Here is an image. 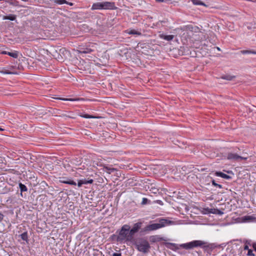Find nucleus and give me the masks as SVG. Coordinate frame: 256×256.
<instances>
[{
    "label": "nucleus",
    "instance_id": "1a4fd4ad",
    "mask_svg": "<svg viewBox=\"0 0 256 256\" xmlns=\"http://www.w3.org/2000/svg\"><path fill=\"white\" fill-rule=\"evenodd\" d=\"M60 182L63 184H68L70 185L76 186V184L71 178L68 177L60 178Z\"/></svg>",
    "mask_w": 256,
    "mask_h": 256
},
{
    "label": "nucleus",
    "instance_id": "a19ab883",
    "mask_svg": "<svg viewBox=\"0 0 256 256\" xmlns=\"http://www.w3.org/2000/svg\"><path fill=\"white\" fill-rule=\"evenodd\" d=\"M244 250H248H248H250L249 248H248V245H244Z\"/></svg>",
    "mask_w": 256,
    "mask_h": 256
},
{
    "label": "nucleus",
    "instance_id": "f03ea898",
    "mask_svg": "<svg viewBox=\"0 0 256 256\" xmlns=\"http://www.w3.org/2000/svg\"><path fill=\"white\" fill-rule=\"evenodd\" d=\"M171 222L170 221L164 218H161L159 220L158 223L148 224L141 230V232L148 233L164 227Z\"/></svg>",
    "mask_w": 256,
    "mask_h": 256
},
{
    "label": "nucleus",
    "instance_id": "412c9836",
    "mask_svg": "<svg viewBox=\"0 0 256 256\" xmlns=\"http://www.w3.org/2000/svg\"><path fill=\"white\" fill-rule=\"evenodd\" d=\"M128 33L130 34H136L138 36H140L142 34L140 32L134 30H128Z\"/></svg>",
    "mask_w": 256,
    "mask_h": 256
},
{
    "label": "nucleus",
    "instance_id": "f257e3e1",
    "mask_svg": "<svg viewBox=\"0 0 256 256\" xmlns=\"http://www.w3.org/2000/svg\"><path fill=\"white\" fill-rule=\"evenodd\" d=\"M115 2H112L104 1L94 3L91 7L92 10H116Z\"/></svg>",
    "mask_w": 256,
    "mask_h": 256
},
{
    "label": "nucleus",
    "instance_id": "20e7f679",
    "mask_svg": "<svg viewBox=\"0 0 256 256\" xmlns=\"http://www.w3.org/2000/svg\"><path fill=\"white\" fill-rule=\"evenodd\" d=\"M132 236L130 235V226L128 224L124 225L119 232L118 236L116 238V240L122 242L125 240H129Z\"/></svg>",
    "mask_w": 256,
    "mask_h": 256
},
{
    "label": "nucleus",
    "instance_id": "b1692460",
    "mask_svg": "<svg viewBox=\"0 0 256 256\" xmlns=\"http://www.w3.org/2000/svg\"><path fill=\"white\" fill-rule=\"evenodd\" d=\"M10 5L14 6H18V2L16 0H9L6 1Z\"/></svg>",
    "mask_w": 256,
    "mask_h": 256
},
{
    "label": "nucleus",
    "instance_id": "2f4dec72",
    "mask_svg": "<svg viewBox=\"0 0 256 256\" xmlns=\"http://www.w3.org/2000/svg\"><path fill=\"white\" fill-rule=\"evenodd\" d=\"M247 255L248 256H255V254L253 253V251L252 250H248Z\"/></svg>",
    "mask_w": 256,
    "mask_h": 256
},
{
    "label": "nucleus",
    "instance_id": "473e14b6",
    "mask_svg": "<svg viewBox=\"0 0 256 256\" xmlns=\"http://www.w3.org/2000/svg\"><path fill=\"white\" fill-rule=\"evenodd\" d=\"M166 244L168 245V246L170 245V246H172L174 247L175 248H178L176 244L168 242Z\"/></svg>",
    "mask_w": 256,
    "mask_h": 256
},
{
    "label": "nucleus",
    "instance_id": "e433bc0d",
    "mask_svg": "<svg viewBox=\"0 0 256 256\" xmlns=\"http://www.w3.org/2000/svg\"><path fill=\"white\" fill-rule=\"evenodd\" d=\"M247 158H248L246 157H243V156H240V158H238V162H240L242 160H247Z\"/></svg>",
    "mask_w": 256,
    "mask_h": 256
},
{
    "label": "nucleus",
    "instance_id": "39448f33",
    "mask_svg": "<svg viewBox=\"0 0 256 256\" xmlns=\"http://www.w3.org/2000/svg\"><path fill=\"white\" fill-rule=\"evenodd\" d=\"M205 244H206V242L205 241L194 240L189 242L181 244L180 246L186 250H191L198 247L203 249Z\"/></svg>",
    "mask_w": 256,
    "mask_h": 256
},
{
    "label": "nucleus",
    "instance_id": "cd10ccee",
    "mask_svg": "<svg viewBox=\"0 0 256 256\" xmlns=\"http://www.w3.org/2000/svg\"><path fill=\"white\" fill-rule=\"evenodd\" d=\"M56 99L62 100L64 101H75V100H76V99L71 98H56Z\"/></svg>",
    "mask_w": 256,
    "mask_h": 256
},
{
    "label": "nucleus",
    "instance_id": "9b49d317",
    "mask_svg": "<svg viewBox=\"0 0 256 256\" xmlns=\"http://www.w3.org/2000/svg\"><path fill=\"white\" fill-rule=\"evenodd\" d=\"M215 175L217 176H220L226 180H230L232 177L226 174H225L221 172H216Z\"/></svg>",
    "mask_w": 256,
    "mask_h": 256
},
{
    "label": "nucleus",
    "instance_id": "72a5a7b5",
    "mask_svg": "<svg viewBox=\"0 0 256 256\" xmlns=\"http://www.w3.org/2000/svg\"><path fill=\"white\" fill-rule=\"evenodd\" d=\"M82 184H83L82 180H78V186L81 187Z\"/></svg>",
    "mask_w": 256,
    "mask_h": 256
},
{
    "label": "nucleus",
    "instance_id": "a878e982",
    "mask_svg": "<svg viewBox=\"0 0 256 256\" xmlns=\"http://www.w3.org/2000/svg\"><path fill=\"white\" fill-rule=\"evenodd\" d=\"M0 72L4 74H12L14 72H11L8 70H6L5 68H2V70H0Z\"/></svg>",
    "mask_w": 256,
    "mask_h": 256
},
{
    "label": "nucleus",
    "instance_id": "0eeeda50",
    "mask_svg": "<svg viewBox=\"0 0 256 256\" xmlns=\"http://www.w3.org/2000/svg\"><path fill=\"white\" fill-rule=\"evenodd\" d=\"M226 154V158L230 160L238 162V158H240V156L236 153L228 152Z\"/></svg>",
    "mask_w": 256,
    "mask_h": 256
},
{
    "label": "nucleus",
    "instance_id": "2eb2a0df",
    "mask_svg": "<svg viewBox=\"0 0 256 256\" xmlns=\"http://www.w3.org/2000/svg\"><path fill=\"white\" fill-rule=\"evenodd\" d=\"M208 212L219 215L223 214V212L218 208H210L208 210Z\"/></svg>",
    "mask_w": 256,
    "mask_h": 256
},
{
    "label": "nucleus",
    "instance_id": "c9c22d12",
    "mask_svg": "<svg viewBox=\"0 0 256 256\" xmlns=\"http://www.w3.org/2000/svg\"><path fill=\"white\" fill-rule=\"evenodd\" d=\"M155 0L158 2H168L169 1V0Z\"/></svg>",
    "mask_w": 256,
    "mask_h": 256
},
{
    "label": "nucleus",
    "instance_id": "f704fd0d",
    "mask_svg": "<svg viewBox=\"0 0 256 256\" xmlns=\"http://www.w3.org/2000/svg\"><path fill=\"white\" fill-rule=\"evenodd\" d=\"M112 256H122V254L120 252H114Z\"/></svg>",
    "mask_w": 256,
    "mask_h": 256
},
{
    "label": "nucleus",
    "instance_id": "a211bd4d",
    "mask_svg": "<svg viewBox=\"0 0 256 256\" xmlns=\"http://www.w3.org/2000/svg\"><path fill=\"white\" fill-rule=\"evenodd\" d=\"M104 170L106 172L109 174H112V172H114L116 170V168H110L108 166H104Z\"/></svg>",
    "mask_w": 256,
    "mask_h": 256
},
{
    "label": "nucleus",
    "instance_id": "ea45409f",
    "mask_svg": "<svg viewBox=\"0 0 256 256\" xmlns=\"http://www.w3.org/2000/svg\"><path fill=\"white\" fill-rule=\"evenodd\" d=\"M156 202L160 205H162L163 204V202L162 200H156Z\"/></svg>",
    "mask_w": 256,
    "mask_h": 256
},
{
    "label": "nucleus",
    "instance_id": "f3484780",
    "mask_svg": "<svg viewBox=\"0 0 256 256\" xmlns=\"http://www.w3.org/2000/svg\"><path fill=\"white\" fill-rule=\"evenodd\" d=\"M192 4L194 5H201L206 7L208 6L206 4L200 1V0H190Z\"/></svg>",
    "mask_w": 256,
    "mask_h": 256
},
{
    "label": "nucleus",
    "instance_id": "6ab92c4d",
    "mask_svg": "<svg viewBox=\"0 0 256 256\" xmlns=\"http://www.w3.org/2000/svg\"><path fill=\"white\" fill-rule=\"evenodd\" d=\"M18 186L21 192V195L22 196V192L28 191V188L24 184H22L21 182L19 183Z\"/></svg>",
    "mask_w": 256,
    "mask_h": 256
},
{
    "label": "nucleus",
    "instance_id": "a18cd8bd",
    "mask_svg": "<svg viewBox=\"0 0 256 256\" xmlns=\"http://www.w3.org/2000/svg\"><path fill=\"white\" fill-rule=\"evenodd\" d=\"M14 68V66H10V69H12V68Z\"/></svg>",
    "mask_w": 256,
    "mask_h": 256
},
{
    "label": "nucleus",
    "instance_id": "09e8293b",
    "mask_svg": "<svg viewBox=\"0 0 256 256\" xmlns=\"http://www.w3.org/2000/svg\"><path fill=\"white\" fill-rule=\"evenodd\" d=\"M1 114V113H0V114Z\"/></svg>",
    "mask_w": 256,
    "mask_h": 256
},
{
    "label": "nucleus",
    "instance_id": "dca6fc26",
    "mask_svg": "<svg viewBox=\"0 0 256 256\" xmlns=\"http://www.w3.org/2000/svg\"><path fill=\"white\" fill-rule=\"evenodd\" d=\"M240 53L243 54H256V51L254 50H242L240 51Z\"/></svg>",
    "mask_w": 256,
    "mask_h": 256
},
{
    "label": "nucleus",
    "instance_id": "393cba45",
    "mask_svg": "<svg viewBox=\"0 0 256 256\" xmlns=\"http://www.w3.org/2000/svg\"><path fill=\"white\" fill-rule=\"evenodd\" d=\"M210 178L211 179V182H212V184L214 186H216V187H218V188H222V185L221 184H218L216 182L215 180H214L212 178Z\"/></svg>",
    "mask_w": 256,
    "mask_h": 256
},
{
    "label": "nucleus",
    "instance_id": "de8ad7c7",
    "mask_svg": "<svg viewBox=\"0 0 256 256\" xmlns=\"http://www.w3.org/2000/svg\"><path fill=\"white\" fill-rule=\"evenodd\" d=\"M167 247H168V248H170L172 249V248H171L170 246H167Z\"/></svg>",
    "mask_w": 256,
    "mask_h": 256
},
{
    "label": "nucleus",
    "instance_id": "ddd939ff",
    "mask_svg": "<svg viewBox=\"0 0 256 256\" xmlns=\"http://www.w3.org/2000/svg\"><path fill=\"white\" fill-rule=\"evenodd\" d=\"M92 51V49L88 48H80L79 52L81 54H90Z\"/></svg>",
    "mask_w": 256,
    "mask_h": 256
},
{
    "label": "nucleus",
    "instance_id": "aec40b11",
    "mask_svg": "<svg viewBox=\"0 0 256 256\" xmlns=\"http://www.w3.org/2000/svg\"><path fill=\"white\" fill-rule=\"evenodd\" d=\"M6 54H8L14 58H17L18 57V52L16 51H14V52H8L6 51Z\"/></svg>",
    "mask_w": 256,
    "mask_h": 256
},
{
    "label": "nucleus",
    "instance_id": "bb28decb",
    "mask_svg": "<svg viewBox=\"0 0 256 256\" xmlns=\"http://www.w3.org/2000/svg\"><path fill=\"white\" fill-rule=\"evenodd\" d=\"M54 3L57 4H64L67 2V1L66 0H54Z\"/></svg>",
    "mask_w": 256,
    "mask_h": 256
},
{
    "label": "nucleus",
    "instance_id": "5701e85b",
    "mask_svg": "<svg viewBox=\"0 0 256 256\" xmlns=\"http://www.w3.org/2000/svg\"><path fill=\"white\" fill-rule=\"evenodd\" d=\"M20 236L21 238L24 240V241H28V232H23L22 234L20 235Z\"/></svg>",
    "mask_w": 256,
    "mask_h": 256
},
{
    "label": "nucleus",
    "instance_id": "c756f323",
    "mask_svg": "<svg viewBox=\"0 0 256 256\" xmlns=\"http://www.w3.org/2000/svg\"><path fill=\"white\" fill-rule=\"evenodd\" d=\"M80 116L82 118H94V116H93L91 115L88 114H81L80 115Z\"/></svg>",
    "mask_w": 256,
    "mask_h": 256
},
{
    "label": "nucleus",
    "instance_id": "9d476101",
    "mask_svg": "<svg viewBox=\"0 0 256 256\" xmlns=\"http://www.w3.org/2000/svg\"><path fill=\"white\" fill-rule=\"evenodd\" d=\"M164 240V238L160 237L159 235L152 236L150 237V240L152 243L160 242Z\"/></svg>",
    "mask_w": 256,
    "mask_h": 256
},
{
    "label": "nucleus",
    "instance_id": "58836bf2",
    "mask_svg": "<svg viewBox=\"0 0 256 256\" xmlns=\"http://www.w3.org/2000/svg\"><path fill=\"white\" fill-rule=\"evenodd\" d=\"M4 214L2 213H0V222L2 221V220L4 219Z\"/></svg>",
    "mask_w": 256,
    "mask_h": 256
},
{
    "label": "nucleus",
    "instance_id": "423d86ee",
    "mask_svg": "<svg viewBox=\"0 0 256 256\" xmlns=\"http://www.w3.org/2000/svg\"><path fill=\"white\" fill-rule=\"evenodd\" d=\"M222 248L220 244H218L216 243H209L206 242V244H204L203 248V250L208 254H212V252L216 248Z\"/></svg>",
    "mask_w": 256,
    "mask_h": 256
},
{
    "label": "nucleus",
    "instance_id": "79ce46f5",
    "mask_svg": "<svg viewBox=\"0 0 256 256\" xmlns=\"http://www.w3.org/2000/svg\"><path fill=\"white\" fill-rule=\"evenodd\" d=\"M66 4H67L70 5V6H72L74 5V4L72 2H67L66 3Z\"/></svg>",
    "mask_w": 256,
    "mask_h": 256
},
{
    "label": "nucleus",
    "instance_id": "c03bdc74",
    "mask_svg": "<svg viewBox=\"0 0 256 256\" xmlns=\"http://www.w3.org/2000/svg\"><path fill=\"white\" fill-rule=\"evenodd\" d=\"M4 130L0 126V131H3Z\"/></svg>",
    "mask_w": 256,
    "mask_h": 256
},
{
    "label": "nucleus",
    "instance_id": "7ed1b4c3",
    "mask_svg": "<svg viewBox=\"0 0 256 256\" xmlns=\"http://www.w3.org/2000/svg\"><path fill=\"white\" fill-rule=\"evenodd\" d=\"M134 245L139 252L144 254L148 253L150 248L148 242L143 238L137 240L134 242Z\"/></svg>",
    "mask_w": 256,
    "mask_h": 256
},
{
    "label": "nucleus",
    "instance_id": "4468645a",
    "mask_svg": "<svg viewBox=\"0 0 256 256\" xmlns=\"http://www.w3.org/2000/svg\"><path fill=\"white\" fill-rule=\"evenodd\" d=\"M16 16L14 14H10L8 16H4L2 17V19L4 20H16Z\"/></svg>",
    "mask_w": 256,
    "mask_h": 256
},
{
    "label": "nucleus",
    "instance_id": "37998d69",
    "mask_svg": "<svg viewBox=\"0 0 256 256\" xmlns=\"http://www.w3.org/2000/svg\"><path fill=\"white\" fill-rule=\"evenodd\" d=\"M245 219L246 220H250L251 218L250 216H246L244 217Z\"/></svg>",
    "mask_w": 256,
    "mask_h": 256
},
{
    "label": "nucleus",
    "instance_id": "49530a36",
    "mask_svg": "<svg viewBox=\"0 0 256 256\" xmlns=\"http://www.w3.org/2000/svg\"><path fill=\"white\" fill-rule=\"evenodd\" d=\"M217 49L218 50H220V48L218 47H217Z\"/></svg>",
    "mask_w": 256,
    "mask_h": 256
},
{
    "label": "nucleus",
    "instance_id": "6e6552de",
    "mask_svg": "<svg viewBox=\"0 0 256 256\" xmlns=\"http://www.w3.org/2000/svg\"><path fill=\"white\" fill-rule=\"evenodd\" d=\"M142 225V222H138L134 224L133 227L130 229V235L132 236L136 232H138L140 228Z\"/></svg>",
    "mask_w": 256,
    "mask_h": 256
},
{
    "label": "nucleus",
    "instance_id": "c85d7f7f",
    "mask_svg": "<svg viewBox=\"0 0 256 256\" xmlns=\"http://www.w3.org/2000/svg\"><path fill=\"white\" fill-rule=\"evenodd\" d=\"M82 180V183L83 184H92L94 182L93 180L90 179L89 180H86V179Z\"/></svg>",
    "mask_w": 256,
    "mask_h": 256
},
{
    "label": "nucleus",
    "instance_id": "7c9ffc66",
    "mask_svg": "<svg viewBox=\"0 0 256 256\" xmlns=\"http://www.w3.org/2000/svg\"><path fill=\"white\" fill-rule=\"evenodd\" d=\"M150 202V200H148L147 198H144L142 200V202L141 204H148V203H149Z\"/></svg>",
    "mask_w": 256,
    "mask_h": 256
},
{
    "label": "nucleus",
    "instance_id": "f8f14e48",
    "mask_svg": "<svg viewBox=\"0 0 256 256\" xmlns=\"http://www.w3.org/2000/svg\"><path fill=\"white\" fill-rule=\"evenodd\" d=\"M160 38H161L162 39H163V40H166L168 41H170L174 39V35H166L164 34H161L160 35Z\"/></svg>",
    "mask_w": 256,
    "mask_h": 256
},
{
    "label": "nucleus",
    "instance_id": "4c0bfd02",
    "mask_svg": "<svg viewBox=\"0 0 256 256\" xmlns=\"http://www.w3.org/2000/svg\"><path fill=\"white\" fill-rule=\"evenodd\" d=\"M252 246L254 250V251L256 252V242L252 243Z\"/></svg>",
    "mask_w": 256,
    "mask_h": 256
},
{
    "label": "nucleus",
    "instance_id": "4be33fe9",
    "mask_svg": "<svg viewBox=\"0 0 256 256\" xmlns=\"http://www.w3.org/2000/svg\"><path fill=\"white\" fill-rule=\"evenodd\" d=\"M234 78H235L234 76H232L228 75V74L224 75L222 76V78L224 80H232Z\"/></svg>",
    "mask_w": 256,
    "mask_h": 256
}]
</instances>
